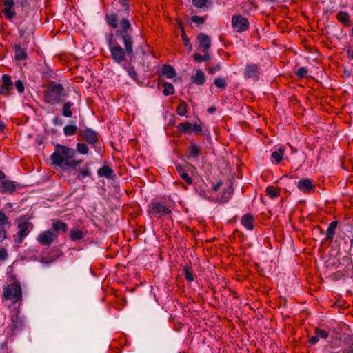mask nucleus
<instances>
[{
  "label": "nucleus",
  "instance_id": "obj_1",
  "mask_svg": "<svg viewBox=\"0 0 353 353\" xmlns=\"http://www.w3.org/2000/svg\"><path fill=\"white\" fill-rule=\"evenodd\" d=\"M188 184H194V188L198 194L207 199H213L221 203L227 202L233 191L232 182L226 178H184Z\"/></svg>",
  "mask_w": 353,
  "mask_h": 353
},
{
  "label": "nucleus",
  "instance_id": "obj_2",
  "mask_svg": "<svg viewBox=\"0 0 353 353\" xmlns=\"http://www.w3.org/2000/svg\"><path fill=\"white\" fill-rule=\"evenodd\" d=\"M75 156L74 149L58 144L51 154L50 159L54 165L67 173H71L77 171L83 162V160L75 159Z\"/></svg>",
  "mask_w": 353,
  "mask_h": 353
},
{
  "label": "nucleus",
  "instance_id": "obj_3",
  "mask_svg": "<svg viewBox=\"0 0 353 353\" xmlns=\"http://www.w3.org/2000/svg\"><path fill=\"white\" fill-rule=\"evenodd\" d=\"M132 28L128 19H123L120 22V29L116 31L115 35L120 39L125 47L129 57L134 56L133 41L131 36Z\"/></svg>",
  "mask_w": 353,
  "mask_h": 353
},
{
  "label": "nucleus",
  "instance_id": "obj_4",
  "mask_svg": "<svg viewBox=\"0 0 353 353\" xmlns=\"http://www.w3.org/2000/svg\"><path fill=\"white\" fill-rule=\"evenodd\" d=\"M68 97L64 87L55 82H51L45 92L44 100L50 105L61 103Z\"/></svg>",
  "mask_w": 353,
  "mask_h": 353
},
{
  "label": "nucleus",
  "instance_id": "obj_5",
  "mask_svg": "<svg viewBox=\"0 0 353 353\" xmlns=\"http://www.w3.org/2000/svg\"><path fill=\"white\" fill-rule=\"evenodd\" d=\"M112 34H110L107 38L108 46L110 52L111 58L117 63H121L126 59L125 48L123 49L119 43L113 39Z\"/></svg>",
  "mask_w": 353,
  "mask_h": 353
},
{
  "label": "nucleus",
  "instance_id": "obj_6",
  "mask_svg": "<svg viewBox=\"0 0 353 353\" xmlns=\"http://www.w3.org/2000/svg\"><path fill=\"white\" fill-rule=\"evenodd\" d=\"M3 296L6 300L10 301L12 303H17L22 298L21 284L19 281H14L3 288Z\"/></svg>",
  "mask_w": 353,
  "mask_h": 353
},
{
  "label": "nucleus",
  "instance_id": "obj_7",
  "mask_svg": "<svg viewBox=\"0 0 353 353\" xmlns=\"http://www.w3.org/2000/svg\"><path fill=\"white\" fill-rule=\"evenodd\" d=\"M148 213L154 218L161 219L164 216L172 214V211L163 203L154 199L148 205Z\"/></svg>",
  "mask_w": 353,
  "mask_h": 353
},
{
  "label": "nucleus",
  "instance_id": "obj_8",
  "mask_svg": "<svg viewBox=\"0 0 353 353\" xmlns=\"http://www.w3.org/2000/svg\"><path fill=\"white\" fill-rule=\"evenodd\" d=\"M18 232L15 239L17 243H21L32 229L33 225L26 219H20L17 225Z\"/></svg>",
  "mask_w": 353,
  "mask_h": 353
},
{
  "label": "nucleus",
  "instance_id": "obj_9",
  "mask_svg": "<svg viewBox=\"0 0 353 353\" xmlns=\"http://www.w3.org/2000/svg\"><path fill=\"white\" fill-rule=\"evenodd\" d=\"M81 134L83 139L89 144L93 145L98 153L101 154L102 152L101 148L97 145L99 143V134L97 132L87 128L81 132Z\"/></svg>",
  "mask_w": 353,
  "mask_h": 353
},
{
  "label": "nucleus",
  "instance_id": "obj_10",
  "mask_svg": "<svg viewBox=\"0 0 353 353\" xmlns=\"http://www.w3.org/2000/svg\"><path fill=\"white\" fill-rule=\"evenodd\" d=\"M232 26L237 32H242L249 28L248 20L241 15H234L232 18Z\"/></svg>",
  "mask_w": 353,
  "mask_h": 353
},
{
  "label": "nucleus",
  "instance_id": "obj_11",
  "mask_svg": "<svg viewBox=\"0 0 353 353\" xmlns=\"http://www.w3.org/2000/svg\"><path fill=\"white\" fill-rule=\"evenodd\" d=\"M19 34L20 37L28 39L30 37L34 32V26L30 21H23L19 26Z\"/></svg>",
  "mask_w": 353,
  "mask_h": 353
},
{
  "label": "nucleus",
  "instance_id": "obj_12",
  "mask_svg": "<svg viewBox=\"0 0 353 353\" xmlns=\"http://www.w3.org/2000/svg\"><path fill=\"white\" fill-rule=\"evenodd\" d=\"M19 184L6 178H0V192L3 194H12L15 191Z\"/></svg>",
  "mask_w": 353,
  "mask_h": 353
},
{
  "label": "nucleus",
  "instance_id": "obj_13",
  "mask_svg": "<svg viewBox=\"0 0 353 353\" xmlns=\"http://www.w3.org/2000/svg\"><path fill=\"white\" fill-rule=\"evenodd\" d=\"M260 68L254 63H248L245 65L243 75L245 79H257L259 77Z\"/></svg>",
  "mask_w": 353,
  "mask_h": 353
},
{
  "label": "nucleus",
  "instance_id": "obj_14",
  "mask_svg": "<svg viewBox=\"0 0 353 353\" xmlns=\"http://www.w3.org/2000/svg\"><path fill=\"white\" fill-rule=\"evenodd\" d=\"M177 128L182 133H190L192 132L201 133L202 132V128L200 125L192 124L190 122L181 123L178 125Z\"/></svg>",
  "mask_w": 353,
  "mask_h": 353
},
{
  "label": "nucleus",
  "instance_id": "obj_15",
  "mask_svg": "<svg viewBox=\"0 0 353 353\" xmlns=\"http://www.w3.org/2000/svg\"><path fill=\"white\" fill-rule=\"evenodd\" d=\"M55 237L56 236L50 230H46L37 236V240L43 246H50Z\"/></svg>",
  "mask_w": 353,
  "mask_h": 353
},
{
  "label": "nucleus",
  "instance_id": "obj_16",
  "mask_svg": "<svg viewBox=\"0 0 353 353\" xmlns=\"http://www.w3.org/2000/svg\"><path fill=\"white\" fill-rule=\"evenodd\" d=\"M14 0H4L3 1V12L6 18L8 20H11L14 18L16 14L14 9Z\"/></svg>",
  "mask_w": 353,
  "mask_h": 353
},
{
  "label": "nucleus",
  "instance_id": "obj_17",
  "mask_svg": "<svg viewBox=\"0 0 353 353\" xmlns=\"http://www.w3.org/2000/svg\"><path fill=\"white\" fill-rule=\"evenodd\" d=\"M12 87V81L11 77L8 74H3L2 76V85H0V94L8 95Z\"/></svg>",
  "mask_w": 353,
  "mask_h": 353
},
{
  "label": "nucleus",
  "instance_id": "obj_18",
  "mask_svg": "<svg viewBox=\"0 0 353 353\" xmlns=\"http://www.w3.org/2000/svg\"><path fill=\"white\" fill-rule=\"evenodd\" d=\"M197 39L199 41V48L203 53L208 52L209 48L211 45V39L210 37L208 35H205L203 33H200Z\"/></svg>",
  "mask_w": 353,
  "mask_h": 353
},
{
  "label": "nucleus",
  "instance_id": "obj_19",
  "mask_svg": "<svg viewBox=\"0 0 353 353\" xmlns=\"http://www.w3.org/2000/svg\"><path fill=\"white\" fill-rule=\"evenodd\" d=\"M200 147L196 143H191L187 148V158L188 159H196L200 154Z\"/></svg>",
  "mask_w": 353,
  "mask_h": 353
},
{
  "label": "nucleus",
  "instance_id": "obj_20",
  "mask_svg": "<svg viewBox=\"0 0 353 353\" xmlns=\"http://www.w3.org/2000/svg\"><path fill=\"white\" fill-rule=\"evenodd\" d=\"M10 328L12 331L21 330L24 326V321L18 314L12 316Z\"/></svg>",
  "mask_w": 353,
  "mask_h": 353
},
{
  "label": "nucleus",
  "instance_id": "obj_21",
  "mask_svg": "<svg viewBox=\"0 0 353 353\" xmlns=\"http://www.w3.org/2000/svg\"><path fill=\"white\" fill-rule=\"evenodd\" d=\"M339 223V222L338 221H334L330 223L327 230L325 241H329L330 242L333 241L336 234V229Z\"/></svg>",
  "mask_w": 353,
  "mask_h": 353
},
{
  "label": "nucleus",
  "instance_id": "obj_22",
  "mask_svg": "<svg viewBox=\"0 0 353 353\" xmlns=\"http://www.w3.org/2000/svg\"><path fill=\"white\" fill-rule=\"evenodd\" d=\"M87 234L86 230L82 229L74 228L70 230V239L72 241H77L83 239Z\"/></svg>",
  "mask_w": 353,
  "mask_h": 353
},
{
  "label": "nucleus",
  "instance_id": "obj_23",
  "mask_svg": "<svg viewBox=\"0 0 353 353\" xmlns=\"http://www.w3.org/2000/svg\"><path fill=\"white\" fill-rule=\"evenodd\" d=\"M241 223L248 230H252L254 229V216L251 214L243 215L241 219Z\"/></svg>",
  "mask_w": 353,
  "mask_h": 353
},
{
  "label": "nucleus",
  "instance_id": "obj_24",
  "mask_svg": "<svg viewBox=\"0 0 353 353\" xmlns=\"http://www.w3.org/2000/svg\"><path fill=\"white\" fill-rule=\"evenodd\" d=\"M14 57L16 60L23 61L25 60L27 57L26 50L21 47L20 45L16 44L14 45Z\"/></svg>",
  "mask_w": 353,
  "mask_h": 353
},
{
  "label": "nucleus",
  "instance_id": "obj_25",
  "mask_svg": "<svg viewBox=\"0 0 353 353\" xmlns=\"http://www.w3.org/2000/svg\"><path fill=\"white\" fill-rule=\"evenodd\" d=\"M192 81L196 85H203L205 81L204 73L201 70H196L195 75L192 77Z\"/></svg>",
  "mask_w": 353,
  "mask_h": 353
},
{
  "label": "nucleus",
  "instance_id": "obj_26",
  "mask_svg": "<svg viewBox=\"0 0 353 353\" xmlns=\"http://www.w3.org/2000/svg\"><path fill=\"white\" fill-rule=\"evenodd\" d=\"M283 153L284 149L282 147H280L275 151H273L271 154V161L273 163H280L283 159Z\"/></svg>",
  "mask_w": 353,
  "mask_h": 353
},
{
  "label": "nucleus",
  "instance_id": "obj_27",
  "mask_svg": "<svg viewBox=\"0 0 353 353\" xmlns=\"http://www.w3.org/2000/svg\"><path fill=\"white\" fill-rule=\"evenodd\" d=\"M52 228L55 232L61 231L65 232L68 230V225L60 220H54Z\"/></svg>",
  "mask_w": 353,
  "mask_h": 353
},
{
  "label": "nucleus",
  "instance_id": "obj_28",
  "mask_svg": "<svg viewBox=\"0 0 353 353\" xmlns=\"http://www.w3.org/2000/svg\"><path fill=\"white\" fill-rule=\"evenodd\" d=\"M312 228V239L315 241H317L321 236L324 234V230L322 229L319 225H316L315 226H312L310 223V228Z\"/></svg>",
  "mask_w": 353,
  "mask_h": 353
},
{
  "label": "nucleus",
  "instance_id": "obj_29",
  "mask_svg": "<svg viewBox=\"0 0 353 353\" xmlns=\"http://www.w3.org/2000/svg\"><path fill=\"white\" fill-rule=\"evenodd\" d=\"M113 170L109 165H104L97 170L99 176H111Z\"/></svg>",
  "mask_w": 353,
  "mask_h": 353
},
{
  "label": "nucleus",
  "instance_id": "obj_30",
  "mask_svg": "<svg viewBox=\"0 0 353 353\" xmlns=\"http://www.w3.org/2000/svg\"><path fill=\"white\" fill-rule=\"evenodd\" d=\"M72 124L65 125L63 129V134L66 137L74 135L77 132V126L71 121Z\"/></svg>",
  "mask_w": 353,
  "mask_h": 353
},
{
  "label": "nucleus",
  "instance_id": "obj_31",
  "mask_svg": "<svg viewBox=\"0 0 353 353\" xmlns=\"http://www.w3.org/2000/svg\"><path fill=\"white\" fill-rule=\"evenodd\" d=\"M161 73L165 76L168 79H172L176 74L174 68L171 65H163Z\"/></svg>",
  "mask_w": 353,
  "mask_h": 353
},
{
  "label": "nucleus",
  "instance_id": "obj_32",
  "mask_svg": "<svg viewBox=\"0 0 353 353\" xmlns=\"http://www.w3.org/2000/svg\"><path fill=\"white\" fill-rule=\"evenodd\" d=\"M73 106V103L68 101L65 103L62 108V115L65 117H71L72 116V111L71 108Z\"/></svg>",
  "mask_w": 353,
  "mask_h": 353
},
{
  "label": "nucleus",
  "instance_id": "obj_33",
  "mask_svg": "<svg viewBox=\"0 0 353 353\" xmlns=\"http://www.w3.org/2000/svg\"><path fill=\"white\" fill-rule=\"evenodd\" d=\"M106 21L110 26L114 28H117L118 26V18L115 14H112L107 15Z\"/></svg>",
  "mask_w": 353,
  "mask_h": 353
},
{
  "label": "nucleus",
  "instance_id": "obj_34",
  "mask_svg": "<svg viewBox=\"0 0 353 353\" xmlns=\"http://www.w3.org/2000/svg\"><path fill=\"white\" fill-rule=\"evenodd\" d=\"M163 93L165 96H169L170 94H173L174 93V88L172 83H164L163 84Z\"/></svg>",
  "mask_w": 353,
  "mask_h": 353
},
{
  "label": "nucleus",
  "instance_id": "obj_35",
  "mask_svg": "<svg viewBox=\"0 0 353 353\" xmlns=\"http://www.w3.org/2000/svg\"><path fill=\"white\" fill-rule=\"evenodd\" d=\"M76 149L77 152L81 154H87L89 152V148L84 143H77Z\"/></svg>",
  "mask_w": 353,
  "mask_h": 353
},
{
  "label": "nucleus",
  "instance_id": "obj_36",
  "mask_svg": "<svg viewBox=\"0 0 353 353\" xmlns=\"http://www.w3.org/2000/svg\"><path fill=\"white\" fill-rule=\"evenodd\" d=\"M214 83L216 87L222 90H225V88L227 87V82L225 79L221 77L215 78Z\"/></svg>",
  "mask_w": 353,
  "mask_h": 353
},
{
  "label": "nucleus",
  "instance_id": "obj_37",
  "mask_svg": "<svg viewBox=\"0 0 353 353\" xmlns=\"http://www.w3.org/2000/svg\"><path fill=\"white\" fill-rule=\"evenodd\" d=\"M267 195L270 198L274 199L279 196V190L272 186H268L265 190Z\"/></svg>",
  "mask_w": 353,
  "mask_h": 353
},
{
  "label": "nucleus",
  "instance_id": "obj_38",
  "mask_svg": "<svg viewBox=\"0 0 353 353\" xmlns=\"http://www.w3.org/2000/svg\"><path fill=\"white\" fill-rule=\"evenodd\" d=\"M337 19L339 21L347 24L350 21L349 14L345 12L340 11L337 13Z\"/></svg>",
  "mask_w": 353,
  "mask_h": 353
},
{
  "label": "nucleus",
  "instance_id": "obj_39",
  "mask_svg": "<svg viewBox=\"0 0 353 353\" xmlns=\"http://www.w3.org/2000/svg\"><path fill=\"white\" fill-rule=\"evenodd\" d=\"M298 187L301 190L305 192H309V178L299 181Z\"/></svg>",
  "mask_w": 353,
  "mask_h": 353
},
{
  "label": "nucleus",
  "instance_id": "obj_40",
  "mask_svg": "<svg viewBox=\"0 0 353 353\" xmlns=\"http://www.w3.org/2000/svg\"><path fill=\"white\" fill-rule=\"evenodd\" d=\"M204 54V55H201L199 54L195 53L193 54V58L197 62L207 61L210 60V56L208 52Z\"/></svg>",
  "mask_w": 353,
  "mask_h": 353
},
{
  "label": "nucleus",
  "instance_id": "obj_41",
  "mask_svg": "<svg viewBox=\"0 0 353 353\" xmlns=\"http://www.w3.org/2000/svg\"><path fill=\"white\" fill-rule=\"evenodd\" d=\"M176 112L180 116H184L187 112V104L185 101H182L179 103Z\"/></svg>",
  "mask_w": 353,
  "mask_h": 353
},
{
  "label": "nucleus",
  "instance_id": "obj_42",
  "mask_svg": "<svg viewBox=\"0 0 353 353\" xmlns=\"http://www.w3.org/2000/svg\"><path fill=\"white\" fill-rule=\"evenodd\" d=\"M184 271H185V279L187 281H188L189 282L193 281H194V275L192 272V268L186 266L184 268Z\"/></svg>",
  "mask_w": 353,
  "mask_h": 353
},
{
  "label": "nucleus",
  "instance_id": "obj_43",
  "mask_svg": "<svg viewBox=\"0 0 353 353\" xmlns=\"http://www.w3.org/2000/svg\"><path fill=\"white\" fill-rule=\"evenodd\" d=\"M6 225H10L7 216L0 210V227H4Z\"/></svg>",
  "mask_w": 353,
  "mask_h": 353
},
{
  "label": "nucleus",
  "instance_id": "obj_44",
  "mask_svg": "<svg viewBox=\"0 0 353 353\" xmlns=\"http://www.w3.org/2000/svg\"><path fill=\"white\" fill-rule=\"evenodd\" d=\"M315 334L318 335V336L322 339H327L329 336L328 332L325 330H321L318 328H315Z\"/></svg>",
  "mask_w": 353,
  "mask_h": 353
},
{
  "label": "nucleus",
  "instance_id": "obj_45",
  "mask_svg": "<svg viewBox=\"0 0 353 353\" xmlns=\"http://www.w3.org/2000/svg\"><path fill=\"white\" fill-rule=\"evenodd\" d=\"M128 75L134 81H137V74L132 67L128 66L125 68Z\"/></svg>",
  "mask_w": 353,
  "mask_h": 353
},
{
  "label": "nucleus",
  "instance_id": "obj_46",
  "mask_svg": "<svg viewBox=\"0 0 353 353\" xmlns=\"http://www.w3.org/2000/svg\"><path fill=\"white\" fill-rule=\"evenodd\" d=\"M91 172L87 166H84L80 171L78 176H90Z\"/></svg>",
  "mask_w": 353,
  "mask_h": 353
},
{
  "label": "nucleus",
  "instance_id": "obj_47",
  "mask_svg": "<svg viewBox=\"0 0 353 353\" xmlns=\"http://www.w3.org/2000/svg\"><path fill=\"white\" fill-rule=\"evenodd\" d=\"M208 0H192L193 5L199 8H201L206 5Z\"/></svg>",
  "mask_w": 353,
  "mask_h": 353
},
{
  "label": "nucleus",
  "instance_id": "obj_48",
  "mask_svg": "<svg viewBox=\"0 0 353 353\" xmlns=\"http://www.w3.org/2000/svg\"><path fill=\"white\" fill-rule=\"evenodd\" d=\"M15 88L19 93H22L24 91L23 83L21 80H17L14 83Z\"/></svg>",
  "mask_w": 353,
  "mask_h": 353
},
{
  "label": "nucleus",
  "instance_id": "obj_49",
  "mask_svg": "<svg viewBox=\"0 0 353 353\" xmlns=\"http://www.w3.org/2000/svg\"><path fill=\"white\" fill-rule=\"evenodd\" d=\"M307 73V70L306 68L304 67L300 68L296 72V74L299 76V78L305 77Z\"/></svg>",
  "mask_w": 353,
  "mask_h": 353
},
{
  "label": "nucleus",
  "instance_id": "obj_50",
  "mask_svg": "<svg viewBox=\"0 0 353 353\" xmlns=\"http://www.w3.org/2000/svg\"><path fill=\"white\" fill-rule=\"evenodd\" d=\"M191 20L192 22H194L196 24H202L204 23V19L202 17H201L199 16H196V15L192 16L191 17Z\"/></svg>",
  "mask_w": 353,
  "mask_h": 353
},
{
  "label": "nucleus",
  "instance_id": "obj_51",
  "mask_svg": "<svg viewBox=\"0 0 353 353\" xmlns=\"http://www.w3.org/2000/svg\"><path fill=\"white\" fill-rule=\"evenodd\" d=\"M52 123L57 126H61L63 124V121L59 117H55L52 119Z\"/></svg>",
  "mask_w": 353,
  "mask_h": 353
},
{
  "label": "nucleus",
  "instance_id": "obj_52",
  "mask_svg": "<svg viewBox=\"0 0 353 353\" xmlns=\"http://www.w3.org/2000/svg\"><path fill=\"white\" fill-rule=\"evenodd\" d=\"M8 257L7 250L4 248H0V261H4Z\"/></svg>",
  "mask_w": 353,
  "mask_h": 353
},
{
  "label": "nucleus",
  "instance_id": "obj_53",
  "mask_svg": "<svg viewBox=\"0 0 353 353\" xmlns=\"http://www.w3.org/2000/svg\"><path fill=\"white\" fill-rule=\"evenodd\" d=\"M182 37H183V40L184 45L187 48L190 49L192 48V45H191L190 41L189 39L188 38L187 35L185 33H183Z\"/></svg>",
  "mask_w": 353,
  "mask_h": 353
},
{
  "label": "nucleus",
  "instance_id": "obj_54",
  "mask_svg": "<svg viewBox=\"0 0 353 353\" xmlns=\"http://www.w3.org/2000/svg\"><path fill=\"white\" fill-rule=\"evenodd\" d=\"M6 238V231L3 227H0V242H2Z\"/></svg>",
  "mask_w": 353,
  "mask_h": 353
},
{
  "label": "nucleus",
  "instance_id": "obj_55",
  "mask_svg": "<svg viewBox=\"0 0 353 353\" xmlns=\"http://www.w3.org/2000/svg\"><path fill=\"white\" fill-rule=\"evenodd\" d=\"M346 273L344 274V275H347L348 276H350V274L348 273V271H351L352 272H353V264L352 262H350L348 263L347 265H346Z\"/></svg>",
  "mask_w": 353,
  "mask_h": 353
},
{
  "label": "nucleus",
  "instance_id": "obj_56",
  "mask_svg": "<svg viewBox=\"0 0 353 353\" xmlns=\"http://www.w3.org/2000/svg\"><path fill=\"white\" fill-rule=\"evenodd\" d=\"M221 69V67L219 65H216L215 67H212L208 69V73L209 74H214L216 71H218Z\"/></svg>",
  "mask_w": 353,
  "mask_h": 353
},
{
  "label": "nucleus",
  "instance_id": "obj_57",
  "mask_svg": "<svg viewBox=\"0 0 353 353\" xmlns=\"http://www.w3.org/2000/svg\"><path fill=\"white\" fill-rule=\"evenodd\" d=\"M319 340V337L316 334H315V336H313L310 337V344L314 345L316 344Z\"/></svg>",
  "mask_w": 353,
  "mask_h": 353
},
{
  "label": "nucleus",
  "instance_id": "obj_58",
  "mask_svg": "<svg viewBox=\"0 0 353 353\" xmlns=\"http://www.w3.org/2000/svg\"><path fill=\"white\" fill-rule=\"evenodd\" d=\"M347 57L350 59H353V49L348 48L347 50Z\"/></svg>",
  "mask_w": 353,
  "mask_h": 353
},
{
  "label": "nucleus",
  "instance_id": "obj_59",
  "mask_svg": "<svg viewBox=\"0 0 353 353\" xmlns=\"http://www.w3.org/2000/svg\"><path fill=\"white\" fill-rule=\"evenodd\" d=\"M5 128L4 124L2 122H0V131H3Z\"/></svg>",
  "mask_w": 353,
  "mask_h": 353
},
{
  "label": "nucleus",
  "instance_id": "obj_60",
  "mask_svg": "<svg viewBox=\"0 0 353 353\" xmlns=\"http://www.w3.org/2000/svg\"><path fill=\"white\" fill-rule=\"evenodd\" d=\"M310 192H311L312 191H314V189L315 186H314V185H313L312 184V183L310 182Z\"/></svg>",
  "mask_w": 353,
  "mask_h": 353
},
{
  "label": "nucleus",
  "instance_id": "obj_61",
  "mask_svg": "<svg viewBox=\"0 0 353 353\" xmlns=\"http://www.w3.org/2000/svg\"><path fill=\"white\" fill-rule=\"evenodd\" d=\"M214 110H215V109L214 108H210L208 109V112L210 113L214 112Z\"/></svg>",
  "mask_w": 353,
  "mask_h": 353
},
{
  "label": "nucleus",
  "instance_id": "obj_62",
  "mask_svg": "<svg viewBox=\"0 0 353 353\" xmlns=\"http://www.w3.org/2000/svg\"><path fill=\"white\" fill-rule=\"evenodd\" d=\"M347 353H353V345L351 347V349L347 352Z\"/></svg>",
  "mask_w": 353,
  "mask_h": 353
},
{
  "label": "nucleus",
  "instance_id": "obj_63",
  "mask_svg": "<svg viewBox=\"0 0 353 353\" xmlns=\"http://www.w3.org/2000/svg\"><path fill=\"white\" fill-rule=\"evenodd\" d=\"M181 176H183V177L188 176V174H186V173H183V174H181Z\"/></svg>",
  "mask_w": 353,
  "mask_h": 353
},
{
  "label": "nucleus",
  "instance_id": "obj_64",
  "mask_svg": "<svg viewBox=\"0 0 353 353\" xmlns=\"http://www.w3.org/2000/svg\"><path fill=\"white\" fill-rule=\"evenodd\" d=\"M350 244L353 247V238L350 240Z\"/></svg>",
  "mask_w": 353,
  "mask_h": 353
}]
</instances>
